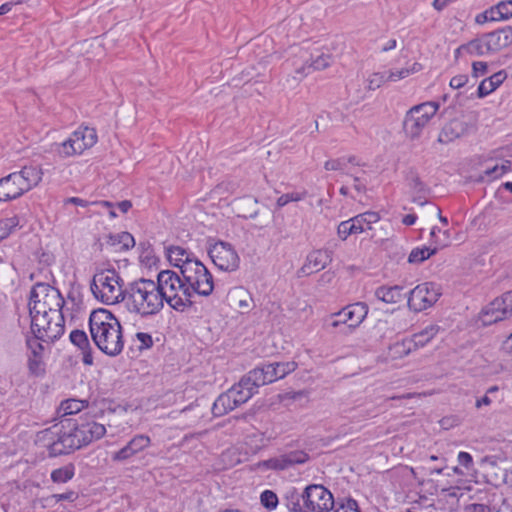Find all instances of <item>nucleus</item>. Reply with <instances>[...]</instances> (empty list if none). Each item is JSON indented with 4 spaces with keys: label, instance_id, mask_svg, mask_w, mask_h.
I'll return each instance as SVG.
<instances>
[{
    "label": "nucleus",
    "instance_id": "62",
    "mask_svg": "<svg viewBox=\"0 0 512 512\" xmlns=\"http://www.w3.org/2000/svg\"><path fill=\"white\" fill-rule=\"evenodd\" d=\"M39 339H36L35 337L33 339H27V345L29 349H31L33 356H41V352L43 351V346L39 342Z\"/></svg>",
    "mask_w": 512,
    "mask_h": 512
},
{
    "label": "nucleus",
    "instance_id": "1",
    "mask_svg": "<svg viewBox=\"0 0 512 512\" xmlns=\"http://www.w3.org/2000/svg\"><path fill=\"white\" fill-rule=\"evenodd\" d=\"M89 331L93 343L105 355L117 357L124 349L123 327L118 318L105 308L92 310Z\"/></svg>",
    "mask_w": 512,
    "mask_h": 512
},
{
    "label": "nucleus",
    "instance_id": "53",
    "mask_svg": "<svg viewBox=\"0 0 512 512\" xmlns=\"http://www.w3.org/2000/svg\"><path fill=\"white\" fill-rule=\"evenodd\" d=\"M289 466H293L295 464H303L309 459V455L304 451H292L288 454H285Z\"/></svg>",
    "mask_w": 512,
    "mask_h": 512
},
{
    "label": "nucleus",
    "instance_id": "15",
    "mask_svg": "<svg viewBox=\"0 0 512 512\" xmlns=\"http://www.w3.org/2000/svg\"><path fill=\"white\" fill-rule=\"evenodd\" d=\"M332 261L328 250H315L308 254L304 265L297 271L298 277L309 276L326 267Z\"/></svg>",
    "mask_w": 512,
    "mask_h": 512
},
{
    "label": "nucleus",
    "instance_id": "26",
    "mask_svg": "<svg viewBox=\"0 0 512 512\" xmlns=\"http://www.w3.org/2000/svg\"><path fill=\"white\" fill-rule=\"evenodd\" d=\"M271 383L268 374H266V365L256 367L242 377V385H249L255 392L260 386Z\"/></svg>",
    "mask_w": 512,
    "mask_h": 512
},
{
    "label": "nucleus",
    "instance_id": "60",
    "mask_svg": "<svg viewBox=\"0 0 512 512\" xmlns=\"http://www.w3.org/2000/svg\"><path fill=\"white\" fill-rule=\"evenodd\" d=\"M497 10L500 11L501 16H503V19H509L512 17V0L508 1H502L497 4Z\"/></svg>",
    "mask_w": 512,
    "mask_h": 512
},
{
    "label": "nucleus",
    "instance_id": "3",
    "mask_svg": "<svg viewBox=\"0 0 512 512\" xmlns=\"http://www.w3.org/2000/svg\"><path fill=\"white\" fill-rule=\"evenodd\" d=\"M285 500L290 512H329L334 507L332 493L321 484H310L302 493L293 489Z\"/></svg>",
    "mask_w": 512,
    "mask_h": 512
},
{
    "label": "nucleus",
    "instance_id": "21",
    "mask_svg": "<svg viewBox=\"0 0 512 512\" xmlns=\"http://www.w3.org/2000/svg\"><path fill=\"white\" fill-rule=\"evenodd\" d=\"M332 57L329 54L320 53L315 57L311 55L310 60H306L305 63L295 68V73L299 75V79L310 74L315 70H323L331 65Z\"/></svg>",
    "mask_w": 512,
    "mask_h": 512
},
{
    "label": "nucleus",
    "instance_id": "36",
    "mask_svg": "<svg viewBox=\"0 0 512 512\" xmlns=\"http://www.w3.org/2000/svg\"><path fill=\"white\" fill-rule=\"evenodd\" d=\"M440 328L437 325H431L423 329L422 331L415 333L409 340L414 345V350L420 347H424L429 343L439 332Z\"/></svg>",
    "mask_w": 512,
    "mask_h": 512
},
{
    "label": "nucleus",
    "instance_id": "59",
    "mask_svg": "<svg viewBox=\"0 0 512 512\" xmlns=\"http://www.w3.org/2000/svg\"><path fill=\"white\" fill-rule=\"evenodd\" d=\"M345 175L351 177L353 179V188L357 193H366L367 191V185L366 182L357 175L351 174V173H345Z\"/></svg>",
    "mask_w": 512,
    "mask_h": 512
},
{
    "label": "nucleus",
    "instance_id": "25",
    "mask_svg": "<svg viewBox=\"0 0 512 512\" xmlns=\"http://www.w3.org/2000/svg\"><path fill=\"white\" fill-rule=\"evenodd\" d=\"M297 367L298 364L295 361L269 363L266 364V374L273 383L295 371Z\"/></svg>",
    "mask_w": 512,
    "mask_h": 512
},
{
    "label": "nucleus",
    "instance_id": "40",
    "mask_svg": "<svg viewBox=\"0 0 512 512\" xmlns=\"http://www.w3.org/2000/svg\"><path fill=\"white\" fill-rule=\"evenodd\" d=\"M414 350V345L409 338L397 341L389 347V354L393 359L403 358Z\"/></svg>",
    "mask_w": 512,
    "mask_h": 512
},
{
    "label": "nucleus",
    "instance_id": "64",
    "mask_svg": "<svg viewBox=\"0 0 512 512\" xmlns=\"http://www.w3.org/2000/svg\"><path fill=\"white\" fill-rule=\"evenodd\" d=\"M458 462L465 468L469 469L473 465V458L468 452L461 451L458 454Z\"/></svg>",
    "mask_w": 512,
    "mask_h": 512
},
{
    "label": "nucleus",
    "instance_id": "37",
    "mask_svg": "<svg viewBox=\"0 0 512 512\" xmlns=\"http://www.w3.org/2000/svg\"><path fill=\"white\" fill-rule=\"evenodd\" d=\"M229 391L232 394L233 401L237 407L247 402L254 393H256L251 387H249V385H242V378L239 383L232 386Z\"/></svg>",
    "mask_w": 512,
    "mask_h": 512
},
{
    "label": "nucleus",
    "instance_id": "6",
    "mask_svg": "<svg viewBox=\"0 0 512 512\" xmlns=\"http://www.w3.org/2000/svg\"><path fill=\"white\" fill-rule=\"evenodd\" d=\"M65 300L60 291L49 284L37 283L30 292L29 310L48 313L60 320L58 313L62 312Z\"/></svg>",
    "mask_w": 512,
    "mask_h": 512
},
{
    "label": "nucleus",
    "instance_id": "49",
    "mask_svg": "<svg viewBox=\"0 0 512 512\" xmlns=\"http://www.w3.org/2000/svg\"><path fill=\"white\" fill-rule=\"evenodd\" d=\"M421 70V64L414 63L411 68H402L396 72L390 71L387 75L389 81H398L408 77L410 74L416 73Z\"/></svg>",
    "mask_w": 512,
    "mask_h": 512
},
{
    "label": "nucleus",
    "instance_id": "52",
    "mask_svg": "<svg viewBox=\"0 0 512 512\" xmlns=\"http://www.w3.org/2000/svg\"><path fill=\"white\" fill-rule=\"evenodd\" d=\"M347 165L343 157L329 159L324 163V169L326 171H340L342 174H345V169Z\"/></svg>",
    "mask_w": 512,
    "mask_h": 512
},
{
    "label": "nucleus",
    "instance_id": "8",
    "mask_svg": "<svg viewBox=\"0 0 512 512\" xmlns=\"http://www.w3.org/2000/svg\"><path fill=\"white\" fill-rule=\"evenodd\" d=\"M441 294L438 284L434 282L421 283L409 292L408 307L415 312H421L433 306Z\"/></svg>",
    "mask_w": 512,
    "mask_h": 512
},
{
    "label": "nucleus",
    "instance_id": "42",
    "mask_svg": "<svg viewBox=\"0 0 512 512\" xmlns=\"http://www.w3.org/2000/svg\"><path fill=\"white\" fill-rule=\"evenodd\" d=\"M438 251V246L434 247H422V248H414L408 257L409 263H422L432 255H435Z\"/></svg>",
    "mask_w": 512,
    "mask_h": 512
},
{
    "label": "nucleus",
    "instance_id": "63",
    "mask_svg": "<svg viewBox=\"0 0 512 512\" xmlns=\"http://www.w3.org/2000/svg\"><path fill=\"white\" fill-rule=\"evenodd\" d=\"M467 82H468V76L467 75H464V74L463 75H456V76L451 78L449 85L453 89H459V88L465 86Z\"/></svg>",
    "mask_w": 512,
    "mask_h": 512
},
{
    "label": "nucleus",
    "instance_id": "23",
    "mask_svg": "<svg viewBox=\"0 0 512 512\" xmlns=\"http://www.w3.org/2000/svg\"><path fill=\"white\" fill-rule=\"evenodd\" d=\"M72 136L79 154L94 146L98 139L96 130L90 127H80L72 133Z\"/></svg>",
    "mask_w": 512,
    "mask_h": 512
},
{
    "label": "nucleus",
    "instance_id": "31",
    "mask_svg": "<svg viewBox=\"0 0 512 512\" xmlns=\"http://www.w3.org/2000/svg\"><path fill=\"white\" fill-rule=\"evenodd\" d=\"M403 287L399 285L394 286H380L375 290V296L378 300L387 303L395 304L402 299Z\"/></svg>",
    "mask_w": 512,
    "mask_h": 512
},
{
    "label": "nucleus",
    "instance_id": "54",
    "mask_svg": "<svg viewBox=\"0 0 512 512\" xmlns=\"http://www.w3.org/2000/svg\"><path fill=\"white\" fill-rule=\"evenodd\" d=\"M386 81H389L387 79V76L383 73H373L368 78V89L369 90H376L382 86Z\"/></svg>",
    "mask_w": 512,
    "mask_h": 512
},
{
    "label": "nucleus",
    "instance_id": "22",
    "mask_svg": "<svg viewBox=\"0 0 512 512\" xmlns=\"http://www.w3.org/2000/svg\"><path fill=\"white\" fill-rule=\"evenodd\" d=\"M428 122L429 121L424 117L420 116L418 113H413V110L409 109L403 122L404 132L411 139L418 138Z\"/></svg>",
    "mask_w": 512,
    "mask_h": 512
},
{
    "label": "nucleus",
    "instance_id": "47",
    "mask_svg": "<svg viewBox=\"0 0 512 512\" xmlns=\"http://www.w3.org/2000/svg\"><path fill=\"white\" fill-rule=\"evenodd\" d=\"M29 373L34 377H42L45 375V363L41 356H32L28 359Z\"/></svg>",
    "mask_w": 512,
    "mask_h": 512
},
{
    "label": "nucleus",
    "instance_id": "35",
    "mask_svg": "<svg viewBox=\"0 0 512 512\" xmlns=\"http://www.w3.org/2000/svg\"><path fill=\"white\" fill-rule=\"evenodd\" d=\"M462 123L458 120H452L447 123L438 136V142L447 144L455 140L461 135Z\"/></svg>",
    "mask_w": 512,
    "mask_h": 512
},
{
    "label": "nucleus",
    "instance_id": "5",
    "mask_svg": "<svg viewBox=\"0 0 512 512\" xmlns=\"http://www.w3.org/2000/svg\"><path fill=\"white\" fill-rule=\"evenodd\" d=\"M126 284L115 269L97 272L91 281L90 289L94 297L108 305L123 302Z\"/></svg>",
    "mask_w": 512,
    "mask_h": 512
},
{
    "label": "nucleus",
    "instance_id": "58",
    "mask_svg": "<svg viewBox=\"0 0 512 512\" xmlns=\"http://www.w3.org/2000/svg\"><path fill=\"white\" fill-rule=\"evenodd\" d=\"M488 72V65L486 62L476 61L472 63V76L478 78L484 76Z\"/></svg>",
    "mask_w": 512,
    "mask_h": 512
},
{
    "label": "nucleus",
    "instance_id": "28",
    "mask_svg": "<svg viewBox=\"0 0 512 512\" xmlns=\"http://www.w3.org/2000/svg\"><path fill=\"white\" fill-rule=\"evenodd\" d=\"M507 74L504 70L498 71L490 77L482 80L477 89V96L484 98L496 90L506 79Z\"/></svg>",
    "mask_w": 512,
    "mask_h": 512
},
{
    "label": "nucleus",
    "instance_id": "56",
    "mask_svg": "<svg viewBox=\"0 0 512 512\" xmlns=\"http://www.w3.org/2000/svg\"><path fill=\"white\" fill-rule=\"evenodd\" d=\"M267 466L275 470H284L290 467L285 454L277 458L269 459L267 461Z\"/></svg>",
    "mask_w": 512,
    "mask_h": 512
},
{
    "label": "nucleus",
    "instance_id": "33",
    "mask_svg": "<svg viewBox=\"0 0 512 512\" xmlns=\"http://www.w3.org/2000/svg\"><path fill=\"white\" fill-rule=\"evenodd\" d=\"M258 201L251 196H245L235 202L237 215L243 218H255L258 214Z\"/></svg>",
    "mask_w": 512,
    "mask_h": 512
},
{
    "label": "nucleus",
    "instance_id": "45",
    "mask_svg": "<svg viewBox=\"0 0 512 512\" xmlns=\"http://www.w3.org/2000/svg\"><path fill=\"white\" fill-rule=\"evenodd\" d=\"M87 406V401L78 399H67L61 402L60 409L63 416L72 415L80 412Z\"/></svg>",
    "mask_w": 512,
    "mask_h": 512
},
{
    "label": "nucleus",
    "instance_id": "24",
    "mask_svg": "<svg viewBox=\"0 0 512 512\" xmlns=\"http://www.w3.org/2000/svg\"><path fill=\"white\" fill-rule=\"evenodd\" d=\"M167 257L169 262L180 269V273L184 270V266L188 262H195L198 259L186 249L180 246H170L167 249Z\"/></svg>",
    "mask_w": 512,
    "mask_h": 512
},
{
    "label": "nucleus",
    "instance_id": "4",
    "mask_svg": "<svg viewBox=\"0 0 512 512\" xmlns=\"http://www.w3.org/2000/svg\"><path fill=\"white\" fill-rule=\"evenodd\" d=\"M74 418H62L58 423L44 430L43 439L47 441L46 447L50 457L67 455L80 449L79 439L76 437Z\"/></svg>",
    "mask_w": 512,
    "mask_h": 512
},
{
    "label": "nucleus",
    "instance_id": "57",
    "mask_svg": "<svg viewBox=\"0 0 512 512\" xmlns=\"http://www.w3.org/2000/svg\"><path fill=\"white\" fill-rule=\"evenodd\" d=\"M78 498L77 492L70 490L62 494H53L48 499H54L55 502L70 501L74 502Z\"/></svg>",
    "mask_w": 512,
    "mask_h": 512
},
{
    "label": "nucleus",
    "instance_id": "46",
    "mask_svg": "<svg viewBox=\"0 0 512 512\" xmlns=\"http://www.w3.org/2000/svg\"><path fill=\"white\" fill-rule=\"evenodd\" d=\"M56 151L61 157L64 158L79 154L78 150H76L75 139L72 135L66 141L62 142L61 144H57Z\"/></svg>",
    "mask_w": 512,
    "mask_h": 512
},
{
    "label": "nucleus",
    "instance_id": "55",
    "mask_svg": "<svg viewBox=\"0 0 512 512\" xmlns=\"http://www.w3.org/2000/svg\"><path fill=\"white\" fill-rule=\"evenodd\" d=\"M136 339L139 341L140 345L138 346V349L140 351L145 349H150L154 342L151 334L146 332H137L135 335Z\"/></svg>",
    "mask_w": 512,
    "mask_h": 512
},
{
    "label": "nucleus",
    "instance_id": "11",
    "mask_svg": "<svg viewBox=\"0 0 512 512\" xmlns=\"http://www.w3.org/2000/svg\"><path fill=\"white\" fill-rule=\"evenodd\" d=\"M512 316V291L494 299L482 311L481 320L484 325H491Z\"/></svg>",
    "mask_w": 512,
    "mask_h": 512
},
{
    "label": "nucleus",
    "instance_id": "16",
    "mask_svg": "<svg viewBox=\"0 0 512 512\" xmlns=\"http://www.w3.org/2000/svg\"><path fill=\"white\" fill-rule=\"evenodd\" d=\"M20 179L15 173L0 179V201H10L21 197L26 190Z\"/></svg>",
    "mask_w": 512,
    "mask_h": 512
},
{
    "label": "nucleus",
    "instance_id": "41",
    "mask_svg": "<svg viewBox=\"0 0 512 512\" xmlns=\"http://www.w3.org/2000/svg\"><path fill=\"white\" fill-rule=\"evenodd\" d=\"M75 475V466L72 463H69L60 468L54 469L51 472V480L54 483H67L70 481Z\"/></svg>",
    "mask_w": 512,
    "mask_h": 512
},
{
    "label": "nucleus",
    "instance_id": "18",
    "mask_svg": "<svg viewBox=\"0 0 512 512\" xmlns=\"http://www.w3.org/2000/svg\"><path fill=\"white\" fill-rule=\"evenodd\" d=\"M368 314V306L364 302H356L344 307L334 316H344L345 321H349L348 329L352 330L358 327Z\"/></svg>",
    "mask_w": 512,
    "mask_h": 512
},
{
    "label": "nucleus",
    "instance_id": "17",
    "mask_svg": "<svg viewBox=\"0 0 512 512\" xmlns=\"http://www.w3.org/2000/svg\"><path fill=\"white\" fill-rule=\"evenodd\" d=\"M405 181L413 193L412 201L421 206L427 203L426 196L430 192V188L421 180L418 172L414 168H410L405 173Z\"/></svg>",
    "mask_w": 512,
    "mask_h": 512
},
{
    "label": "nucleus",
    "instance_id": "14",
    "mask_svg": "<svg viewBox=\"0 0 512 512\" xmlns=\"http://www.w3.org/2000/svg\"><path fill=\"white\" fill-rule=\"evenodd\" d=\"M151 445V438L145 434L135 435L123 448L112 453L113 462H125Z\"/></svg>",
    "mask_w": 512,
    "mask_h": 512
},
{
    "label": "nucleus",
    "instance_id": "48",
    "mask_svg": "<svg viewBox=\"0 0 512 512\" xmlns=\"http://www.w3.org/2000/svg\"><path fill=\"white\" fill-rule=\"evenodd\" d=\"M19 225L17 216L0 220V241L8 237L12 230Z\"/></svg>",
    "mask_w": 512,
    "mask_h": 512
},
{
    "label": "nucleus",
    "instance_id": "13",
    "mask_svg": "<svg viewBox=\"0 0 512 512\" xmlns=\"http://www.w3.org/2000/svg\"><path fill=\"white\" fill-rule=\"evenodd\" d=\"M380 220V215L374 211L360 213L349 220L342 221L337 228L338 236L342 240H346L349 235L358 234L365 231L364 224L371 229V224Z\"/></svg>",
    "mask_w": 512,
    "mask_h": 512
},
{
    "label": "nucleus",
    "instance_id": "20",
    "mask_svg": "<svg viewBox=\"0 0 512 512\" xmlns=\"http://www.w3.org/2000/svg\"><path fill=\"white\" fill-rule=\"evenodd\" d=\"M69 339L82 352V362L91 366L94 363L93 349L84 330L74 329L69 335Z\"/></svg>",
    "mask_w": 512,
    "mask_h": 512
},
{
    "label": "nucleus",
    "instance_id": "44",
    "mask_svg": "<svg viewBox=\"0 0 512 512\" xmlns=\"http://www.w3.org/2000/svg\"><path fill=\"white\" fill-rule=\"evenodd\" d=\"M411 109L413 110V113H418L420 116L430 121L439 109V103L434 101L424 102L413 106Z\"/></svg>",
    "mask_w": 512,
    "mask_h": 512
},
{
    "label": "nucleus",
    "instance_id": "7",
    "mask_svg": "<svg viewBox=\"0 0 512 512\" xmlns=\"http://www.w3.org/2000/svg\"><path fill=\"white\" fill-rule=\"evenodd\" d=\"M181 275L185 281L196 287L198 295L207 297L212 294L214 290L213 276L199 259L195 262H188Z\"/></svg>",
    "mask_w": 512,
    "mask_h": 512
},
{
    "label": "nucleus",
    "instance_id": "19",
    "mask_svg": "<svg viewBox=\"0 0 512 512\" xmlns=\"http://www.w3.org/2000/svg\"><path fill=\"white\" fill-rule=\"evenodd\" d=\"M490 53L500 51L512 44V26H506L484 34Z\"/></svg>",
    "mask_w": 512,
    "mask_h": 512
},
{
    "label": "nucleus",
    "instance_id": "27",
    "mask_svg": "<svg viewBox=\"0 0 512 512\" xmlns=\"http://www.w3.org/2000/svg\"><path fill=\"white\" fill-rule=\"evenodd\" d=\"M20 179L26 192L37 186L42 180V170L36 166H24L20 171L14 172Z\"/></svg>",
    "mask_w": 512,
    "mask_h": 512
},
{
    "label": "nucleus",
    "instance_id": "30",
    "mask_svg": "<svg viewBox=\"0 0 512 512\" xmlns=\"http://www.w3.org/2000/svg\"><path fill=\"white\" fill-rule=\"evenodd\" d=\"M29 315L31 317V332L36 339L44 341V334L46 330V326H49L50 316L48 313L36 312L33 310H29Z\"/></svg>",
    "mask_w": 512,
    "mask_h": 512
},
{
    "label": "nucleus",
    "instance_id": "32",
    "mask_svg": "<svg viewBox=\"0 0 512 512\" xmlns=\"http://www.w3.org/2000/svg\"><path fill=\"white\" fill-rule=\"evenodd\" d=\"M237 405L233 401V396L228 390L225 393L220 394L212 405V413L216 417L223 416L228 412L235 409Z\"/></svg>",
    "mask_w": 512,
    "mask_h": 512
},
{
    "label": "nucleus",
    "instance_id": "61",
    "mask_svg": "<svg viewBox=\"0 0 512 512\" xmlns=\"http://www.w3.org/2000/svg\"><path fill=\"white\" fill-rule=\"evenodd\" d=\"M504 173H505L504 165H501V166L495 165L492 168H487L484 171L485 176L488 178H491V179H496V178L502 176Z\"/></svg>",
    "mask_w": 512,
    "mask_h": 512
},
{
    "label": "nucleus",
    "instance_id": "51",
    "mask_svg": "<svg viewBox=\"0 0 512 512\" xmlns=\"http://www.w3.org/2000/svg\"><path fill=\"white\" fill-rule=\"evenodd\" d=\"M305 196H306V192H303V193L293 192V193L283 194L277 199L276 206H277V208H282L285 205H287L289 202H297V201L303 200L305 198Z\"/></svg>",
    "mask_w": 512,
    "mask_h": 512
},
{
    "label": "nucleus",
    "instance_id": "39",
    "mask_svg": "<svg viewBox=\"0 0 512 512\" xmlns=\"http://www.w3.org/2000/svg\"><path fill=\"white\" fill-rule=\"evenodd\" d=\"M486 43L487 41L483 34L480 37L465 43L466 48H463V50H466V54L471 56H482L484 54L490 53Z\"/></svg>",
    "mask_w": 512,
    "mask_h": 512
},
{
    "label": "nucleus",
    "instance_id": "38",
    "mask_svg": "<svg viewBox=\"0 0 512 512\" xmlns=\"http://www.w3.org/2000/svg\"><path fill=\"white\" fill-rule=\"evenodd\" d=\"M107 243L111 246H120V250L126 251L135 246L134 237L129 232H121L118 234H109Z\"/></svg>",
    "mask_w": 512,
    "mask_h": 512
},
{
    "label": "nucleus",
    "instance_id": "50",
    "mask_svg": "<svg viewBox=\"0 0 512 512\" xmlns=\"http://www.w3.org/2000/svg\"><path fill=\"white\" fill-rule=\"evenodd\" d=\"M261 504L268 510H273L278 505V497L275 492L265 490L260 496Z\"/></svg>",
    "mask_w": 512,
    "mask_h": 512
},
{
    "label": "nucleus",
    "instance_id": "12",
    "mask_svg": "<svg viewBox=\"0 0 512 512\" xmlns=\"http://www.w3.org/2000/svg\"><path fill=\"white\" fill-rule=\"evenodd\" d=\"M74 427H77L75 434L79 439L78 444H80V448L101 439L106 433L105 426L96 422L94 417H80L79 419H75Z\"/></svg>",
    "mask_w": 512,
    "mask_h": 512
},
{
    "label": "nucleus",
    "instance_id": "43",
    "mask_svg": "<svg viewBox=\"0 0 512 512\" xmlns=\"http://www.w3.org/2000/svg\"><path fill=\"white\" fill-rule=\"evenodd\" d=\"M230 298L233 301L232 305L241 309V312H244V310H249V300L251 298L248 295V293L243 289L235 288L233 291L230 292Z\"/></svg>",
    "mask_w": 512,
    "mask_h": 512
},
{
    "label": "nucleus",
    "instance_id": "29",
    "mask_svg": "<svg viewBox=\"0 0 512 512\" xmlns=\"http://www.w3.org/2000/svg\"><path fill=\"white\" fill-rule=\"evenodd\" d=\"M195 294H197L196 287L185 281L184 287L182 288L177 299L174 301V306L172 309L178 312H184L185 310L193 307V297Z\"/></svg>",
    "mask_w": 512,
    "mask_h": 512
},
{
    "label": "nucleus",
    "instance_id": "2",
    "mask_svg": "<svg viewBox=\"0 0 512 512\" xmlns=\"http://www.w3.org/2000/svg\"><path fill=\"white\" fill-rule=\"evenodd\" d=\"M123 302L130 313L141 318L158 314L164 307L156 281L144 277L126 284Z\"/></svg>",
    "mask_w": 512,
    "mask_h": 512
},
{
    "label": "nucleus",
    "instance_id": "10",
    "mask_svg": "<svg viewBox=\"0 0 512 512\" xmlns=\"http://www.w3.org/2000/svg\"><path fill=\"white\" fill-rule=\"evenodd\" d=\"M156 282L159 292L162 294V302L166 301L173 308L174 301L184 287L185 280L183 276L180 277L177 272L172 270H162L158 273Z\"/></svg>",
    "mask_w": 512,
    "mask_h": 512
},
{
    "label": "nucleus",
    "instance_id": "9",
    "mask_svg": "<svg viewBox=\"0 0 512 512\" xmlns=\"http://www.w3.org/2000/svg\"><path fill=\"white\" fill-rule=\"evenodd\" d=\"M208 255L214 265L222 271L232 272L239 268L240 257L234 247L228 242L217 241L214 244H210Z\"/></svg>",
    "mask_w": 512,
    "mask_h": 512
},
{
    "label": "nucleus",
    "instance_id": "34",
    "mask_svg": "<svg viewBox=\"0 0 512 512\" xmlns=\"http://www.w3.org/2000/svg\"><path fill=\"white\" fill-rule=\"evenodd\" d=\"M58 315L60 320H55L53 314L49 315L50 323L49 326H46L44 341L54 342L63 335L65 330V320L62 312L58 313Z\"/></svg>",
    "mask_w": 512,
    "mask_h": 512
}]
</instances>
